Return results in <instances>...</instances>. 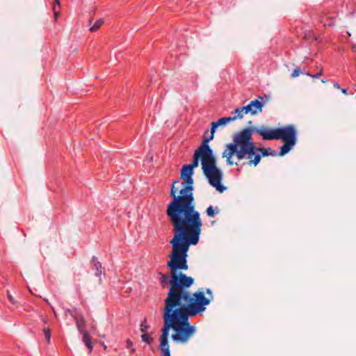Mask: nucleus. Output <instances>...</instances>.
<instances>
[{"mask_svg":"<svg viewBox=\"0 0 356 356\" xmlns=\"http://www.w3.org/2000/svg\"><path fill=\"white\" fill-rule=\"evenodd\" d=\"M56 3L58 5V6H59V5H60L59 0L55 1V3L54 4V7H53L55 18L57 19L58 15V12L56 10Z\"/></svg>","mask_w":356,"mask_h":356,"instance_id":"393cba45","label":"nucleus"},{"mask_svg":"<svg viewBox=\"0 0 356 356\" xmlns=\"http://www.w3.org/2000/svg\"><path fill=\"white\" fill-rule=\"evenodd\" d=\"M213 136H210L209 138H204L202 144L197 148V149L200 150L204 154H207L210 156L212 158H215V156L213 154V149L211 148V147L209 145V142L211 140H213Z\"/></svg>","mask_w":356,"mask_h":356,"instance_id":"6e6552de","label":"nucleus"},{"mask_svg":"<svg viewBox=\"0 0 356 356\" xmlns=\"http://www.w3.org/2000/svg\"><path fill=\"white\" fill-rule=\"evenodd\" d=\"M206 307L207 306H164L163 326L160 337L168 339L169 331L172 329L175 333L172 334V339L175 342L186 343L195 332V327L190 324L189 318L202 314Z\"/></svg>","mask_w":356,"mask_h":356,"instance_id":"20e7f679","label":"nucleus"},{"mask_svg":"<svg viewBox=\"0 0 356 356\" xmlns=\"http://www.w3.org/2000/svg\"><path fill=\"white\" fill-rule=\"evenodd\" d=\"M252 121H250V122H248V124H252Z\"/></svg>","mask_w":356,"mask_h":356,"instance_id":"c9c22d12","label":"nucleus"},{"mask_svg":"<svg viewBox=\"0 0 356 356\" xmlns=\"http://www.w3.org/2000/svg\"><path fill=\"white\" fill-rule=\"evenodd\" d=\"M134 346L133 342L130 339H127L126 341V346L127 348H131Z\"/></svg>","mask_w":356,"mask_h":356,"instance_id":"bb28decb","label":"nucleus"},{"mask_svg":"<svg viewBox=\"0 0 356 356\" xmlns=\"http://www.w3.org/2000/svg\"><path fill=\"white\" fill-rule=\"evenodd\" d=\"M206 293H207V294H210V295H211V294H212V291H211V290L210 289H207L206 290Z\"/></svg>","mask_w":356,"mask_h":356,"instance_id":"7c9ffc66","label":"nucleus"},{"mask_svg":"<svg viewBox=\"0 0 356 356\" xmlns=\"http://www.w3.org/2000/svg\"><path fill=\"white\" fill-rule=\"evenodd\" d=\"M83 341L85 343V345L87 346V348H88L89 353H90L92 351L93 346L91 343L90 337L87 332H83Z\"/></svg>","mask_w":356,"mask_h":356,"instance_id":"ddd939ff","label":"nucleus"},{"mask_svg":"<svg viewBox=\"0 0 356 356\" xmlns=\"http://www.w3.org/2000/svg\"><path fill=\"white\" fill-rule=\"evenodd\" d=\"M218 211H215V209H213V207L212 206H209L207 207V210H206V213L207 215V216L209 217H213L216 213H218Z\"/></svg>","mask_w":356,"mask_h":356,"instance_id":"a211bd4d","label":"nucleus"},{"mask_svg":"<svg viewBox=\"0 0 356 356\" xmlns=\"http://www.w3.org/2000/svg\"><path fill=\"white\" fill-rule=\"evenodd\" d=\"M92 268L95 270V275L100 277L102 273H104V268L102 266V264L97 260L95 256H93L91 259Z\"/></svg>","mask_w":356,"mask_h":356,"instance_id":"1a4fd4ad","label":"nucleus"},{"mask_svg":"<svg viewBox=\"0 0 356 356\" xmlns=\"http://www.w3.org/2000/svg\"><path fill=\"white\" fill-rule=\"evenodd\" d=\"M8 298L10 302H12L13 305H15L16 302L15 301L13 297L9 293L8 294Z\"/></svg>","mask_w":356,"mask_h":356,"instance_id":"cd10ccee","label":"nucleus"},{"mask_svg":"<svg viewBox=\"0 0 356 356\" xmlns=\"http://www.w3.org/2000/svg\"><path fill=\"white\" fill-rule=\"evenodd\" d=\"M42 321L44 322V324H47V322H48V319H47V318H42Z\"/></svg>","mask_w":356,"mask_h":356,"instance_id":"2f4dec72","label":"nucleus"},{"mask_svg":"<svg viewBox=\"0 0 356 356\" xmlns=\"http://www.w3.org/2000/svg\"><path fill=\"white\" fill-rule=\"evenodd\" d=\"M258 134L263 140H282L284 144L280 147L278 156H282L289 153L297 143V131L293 125H287L276 129H268L265 127H247L234 134L232 143L226 145V149L222 154V158H226L228 165H238L234 162L232 157L235 156L238 161L244 159L249 160L250 165H257L261 161L259 147L252 140L253 134Z\"/></svg>","mask_w":356,"mask_h":356,"instance_id":"f03ea898","label":"nucleus"},{"mask_svg":"<svg viewBox=\"0 0 356 356\" xmlns=\"http://www.w3.org/2000/svg\"><path fill=\"white\" fill-rule=\"evenodd\" d=\"M300 73H302V72L300 71V68L299 67H296V69H294V70L292 72L291 76L292 78L297 77V76H298L300 74Z\"/></svg>","mask_w":356,"mask_h":356,"instance_id":"b1692460","label":"nucleus"},{"mask_svg":"<svg viewBox=\"0 0 356 356\" xmlns=\"http://www.w3.org/2000/svg\"><path fill=\"white\" fill-rule=\"evenodd\" d=\"M333 85H334V88H337V89H339V88H340V85L339 84V83H337V82H334Z\"/></svg>","mask_w":356,"mask_h":356,"instance_id":"c85d7f7f","label":"nucleus"},{"mask_svg":"<svg viewBox=\"0 0 356 356\" xmlns=\"http://www.w3.org/2000/svg\"><path fill=\"white\" fill-rule=\"evenodd\" d=\"M341 92L343 94L347 95L348 94V89L347 88H343V89H341Z\"/></svg>","mask_w":356,"mask_h":356,"instance_id":"c756f323","label":"nucleus"},{"mask_svg":"<svg viewBox=\"0 0 356 356\" xmlns=\"http://www.w3.org/2000/svg\"><path fill=\"white\" fill-rule=\"evenodd\" d=\"M307 76H309L313 79H318L319 78L322 74H323V70H321L318 73L315 74H312L311 73L309 72H305V73Z\"/></svg>","mask_w":356,"mask_h":356,"instance_id":"5701e85b","label":"nucleus"},{"mask_svg":"<svg viewBox=\"0 0 356 356\" xmlns=\"http://www.w3.org/2000/svg\"><path fill=\"white\" fill-rule=\"evenodd\" d=\"M182 179L184 181V182H183L184 185H182L183 187L181 189V196H180L181 197L180 200H181V201L188 200L191 207L195 209V202H194L195 198H194V195L193 193V191L194 189L193 186V182H194L193 177H186V178Z\"/></svg>","mask_w":356,"mask_h":356,"instance_id":"423d86ee","label":"nucleus"},{"mask_svg":"<svg viewBox=\"0 0 356 356\" xmlns=\"http://www.w3.org/2000/svg\"><path fill=\"white\" fill-rule=\"evenodd\" d=\"M43 332L47 343H49L51 339V330L49 327H44Z\"/></svg>","mask_w":356,"mask_h":356,"instance_id":"412c9836","label":"nucleus"},{"mask_svg":"<svg viewBox=\"0 0 356 356\" xmlns=\"http://www.w3.org/2000/svg\"><path fill=\"white\" fill-rule=\"evenodd\" d=\"M142 341L147 343V344H151L153 341V339L150 337V335L147 333H143L141 335Z\"/></svg>","mask_w":356,"mask_h":356,"instance_id":"dca6fc26","label":"nucleus"},{"mask_svg":"<svg viewBox=\"0 0 356 356\" xmlns=\"http://www.w3.org/2000/svg\"><path fill=\"white\" fill-rule=\"evenodd\" d=\"M104 24V20L102 19H98L95 24L90 27V30L91 31H95L99 29L101 26Z\"/></svg>","mask_w":356,"mask_h":356,"instance_id":"2eb2a0df","label":"nucleus"},{"mask_svg":"<svg viewBox=\"0 0 356 356\" xmlns=\"http://www.w3.org/2000/svg\"><path fill=\"white\" fill-rule=\"evenodd\" d=\"M241 107H237L234 110V113L236 114L234 117H236V118L241 119L243 118V113H244V110L241 109Z\"/></svg>","mask_w":356,"mask_h":356,"instance_id":"4be33fe9","label":"nucleus"},{"mask_svg":"<svg viewBox=\"0 0 356 356\" xmlns=\"http://www.w3.org/2000/svg\"><path fill=\"white\" fill-rule=\"evenodd\" d=\"M65 313L66 314H68L69 315H70L73 318L74 320L75 321V322L76 323V325L78 326V327H79V319H78V317L76 316V315L74 313V312L70 309H67L65 310Z\"/></svg>","mask_w":356,"mask_h":356,"instance_id":"6ab92c4d","label":"nucleus"},{"mask_svg":"<svg viewBox=\"0 0 356 356\" xmlns=\"http://www.w3.org/2000/svg\"><path fill=\"white\" fill-rule=\"evenodd\" d=\"M131 353H134L136 352V349L134 348H131Z\"/></svg>","mask_w":356,"mask_h":356,"instance_id":"473e14b6","label":"nucleus"},{"mask_svg":"<svg viewBox=\"0 0 356 356\" xmlns=\"http://www.w3.org/2000/svg\"><path fill=\"white\" fill-rule=\"evenodd\" d=\"M236 119V117H222L219 118L217 121L213 122L218 127L225 125L228 122L234 121Z\"/></svg>","mask_w":356,"mask_h":356,"instance_id":"4468645a","label":"nucleus"},{"mask_svg":"<svg viewBox=\"0 0 356 356\" xmlns=\"http://www.w3.org/2000/svg\"><path fill=\"white\" fill-rule=\"evenodd\" d=\"M258 151L259 153L261 154V156H277L279 153L277 152L275 150L272 149L270 147H259Z\"/></svg>","mask_w":356,"mask_h":356,"instance_id":"9d476101","label":"nucleus"},{"mask_svg":"<svg viewBox=\"0 0 356 356\" xmlns=\"http://www.w3.org/2000/svg\"><path fill=\"white\" fill-rule=\"evenodd\" d=\"M323 17H324L323 16L321 17V23H323L324 26H334V19H335L334 17H333V16L328 17V19H329L328 22H324L323 21Z\"/></svg>","mask_w":356,"mask_h":356,"instance_id":"f3484780","label":"nucleus"},{"mask_svg":"<svg viewBox=\"0 0 356 356\" xmlns=\"http://www.w3.org/2000/svg\"><path fill=\"white\" fill-rule=\"evenodd\" d=\"M321 82H322V83H326V80L322 79V80H321Z\"/></svg>","mask_w":356,"mask_h":356,"instance_id":"f704fd0d","label":"nucleus"},{"mask_svg":"<svg viewBox=\"0 0 356 356\" xmlns=\"http://www.w3.org/2000/svg\"><path fill=\"white\" fill-rule=\"evenodd\" d=\"M199 241L200 238L179 236H173L170 241L172 252L168 256L170 260L167 261V266L170 270V277L161 272L158 273L161 287L165 289L170 285L164 306H207L210 304L211 300L205 296L204 291L191 292L194 279L178 271L188 269L187 258L190 245H197Z\"/></svg>","mask_w":356,"mask_h":356,"instance_id":"f257e3e1","label":"nucleus"},{"mask_svg":"<svg viewBox=\"0 0 356 356\" xmlns=\"http://www.w3.org/2000/svg\"><path fill=\"white\" fill-rule=\"evenodd\" d=\"M149 328V326L147 325V321L145 318L140 323V330L142 333L147 332V330Z\"/></svg>","mask_w":356,"mask_h":356,"instance_id":"aec40b11","label":"nucleus"},{"mask_svg":"<svg viewBox=\"0 0 356 356\" xmlns=\"http://www.w3.org/2000/svg\"><path fill=\"white\" fill-rule=\"evenodd\" d=\"M164 356H171L170 352L166 351V354L163 355Z\"/></svg>","mask_w":356,"mask_h":356,"instance_id":"72a5a7b5","label":"nucleus"},{"mask_svg":"<svg viewBox=\"0 0 356 356\" xmlns=\"http://www.w3.org/2000/svg\"><path fill=\"white\" fill-rule=\"evenodd\" d=\"M194 169L188 166L187 165H184L181 170V179H185L186 177H193L194 173Z\"/></svg>","mask_w":356,"mask_h":356,"instance_id":"9b49d317","label":"nucleus"},{"mask_svg":"<svg viewBox=\"0 0 356 356\" xmlns=\"http://www.w3.org/2000/svg\"><path fill=\"white\" fill-rule=\"evenodd\" d=\"M159 348L162 352L163 355L166 354V351L170 352V348L168 346V339H164L160 337V345Z\"/></svg>","mask_w":356,"mask_h":356,"instance_id":"f8f14e48","label":"nucleus"},{"mask_svg":"<svg viewBox=\"0 0 356 356\" xmlns=\"http://www.w3.org/2000/svg\"><path fill=\"white\" fill-rule=\"evenodd\" d=\"M200 159L201 160L202 172L208 179L209 184L220 193L224 192L226 190V187L221 184L222 172L216 165V158L204 154L196 149L194 152L191 163L186 165L194 169L198 166Z\"/></svg>","mask_w":356,"mask_h":356,"instance_id":"39448f33","label":"nucleus"},{"mask_svg":"<svg viewBox=\"0 0 356 356\" xmlns=\"http://www.w3.org/2000/svg\"><path fill=\"white\" fill-rule=\"evenodd\" d=\"M264 98L259 96L257 99L251 101L249 104L242 106L241 109L244 110V113L248 114L250 113L252 115H256L258 113L262 112Z\"/></svg>","mask_w":356,"mask_h":356,"instance_id":"0eeeda50","label":"nucleus"},{"mask_svg":"<svg viewBox=\"0 0 356 356\" xmlns=\"http://www.w3.org/2000/svg\"><path fill=\"white\" fill-rule=\"evenodd\" d=\"M211 136H213V137H214V133L216 132V130L218 127L213 122H211Z\"/></svg>","mask_w":356,"mask_h":356,"instance_id":"a878e982","label":"nucleus"},{"mask_svg":"<svg viewBox=\"0 0 356 356\" xmlns=\"http://www.w3.org/2000/svg\"><path fill=\"white\" fill-rule=\"evenodd\" d=\"M177 184L184 185V183L179 180L172 181L170 191L172 200L166 209V215L172 227L174 236L200 238L203 225L200 213L191 207L188 200H180L181 190L177 195Z\"/></svg>","mask_w":356,"mask_h":356,"instance_id":"7ed1b4c3","label":"nucleus"}]
</instances>
